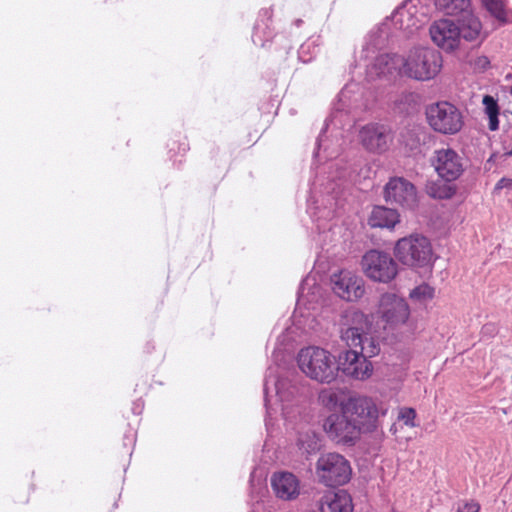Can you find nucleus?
<instances>
[{
    "instance_id": "nucleus-1",
    "label": "nucleus",
    "mask_w": 512,
    "mask_h": 512,
    "mask_svg": "<svg viewBox=\"0 0 512 512\" xmlns=\"http://www.w3.org/2000/svg\"><path fill=\"white\" fill-rule=\"evenodd\" d=\"M370 323L367 317L358 310H348L342 317L340 337L350 348L339 354L336 360L337 373L365 380L372 375L373 367L367 358L377 355L380 351L379 342L369 333Z\"/></svg>"
},
{
    "instance_id": "nucleus-2",
    "label": "nucleus",
    "mask_w": 512,
    "mask_h": 512,
    "mask_svg": "<svg viewBox=\"0 0 512 512\" xmlns=\"http://www.w3.org/2000/svg\"><path fill=\"white\" fill-rule=\"evenodd\" d=\"M402 56V77L429 81L442 69L443 60L440 52L430 47L415 46Z\"/></svg>"
},
{
    "instance_id": "nucleus-3",
    "label": "nucleus",
    "mask_w": 512,
    "mask_h": 512,
    "mask_svg": "<svg viewBox=\"0 0 512 512\" xmlns=\"http://www.w3.org/2000/svg\"><path fill=\"white\" fill-rule=\"evenodd\" d=\"M299 369L311 380L330 384L337 377L336 358L317 346L302 348L297 355Z\"/></svg>"
},
{
    "instance_id": "nucleus-4",
    "label": "nucleus",
    "mask_w": 512,
    "mask_h": 512,
    "mask_svg": "<svg viewBox=\"0 0 512 512\" xmlns=\"http://www.w3.org/2000/svg\"><path fill=\"white\" fill-rule=\"evenodd\" d=\"M394 253L402 264L411 267L428 265L433 255L429 239L419 234L399 239Z\"/></svg>"
},
{
    "instance_id": "nucleus-5",
    "label": "nucleus",
    "mask_w": 512,
    "mask_h": 512,
    "mask_svg": "<svg viewBox=\"0 0 512 512\" xmlns=\"http://www.w3.org/2000/svg\"><path fill=\"white\" fill-rule=\"evenodd\" d=\"M427 121L430 127L444 135H454L463 126V117L457 107L448 102H438L426 110Z\"/></svg>"
},
{
    "instance_id": "nucleus-6",
    "label": "nucleus",
    "mask_w": 512,
    "mask_h": 512,
    "mask_svg": "<svg viewBox=\"0 0 512 512\" xmlns=\"http://www.w3.org/2000/svg\"><path fill=\"white\" fill-rule=\"evenodd\" d=\"M341 410L351 417L360 432H372L377 428L379 410L368 397H350L342 403Z\"/></svg>"
},
{
    "instance_id": "nucleus-7",
    "label": "nucleus",
    "mask_w": 512,
    "mask_h": 512,
    "mask_svg": "<svg viewBox=\"0 0 512 512\" xmlns=\"http://www.w3.org/2000/svg\"><path fill=\"white\" fill-rule=\"evenodd\" d=\"M317 474L326 486H338L347 483L351 476L349 462L338 453L321 455L317 461Z\"/></svg>"
},
{
    "instance_id": "nucleus-8",
    "label": "nucleus",
    "mask_w": 512,
    "mask_h": 512,
    "mask_svg": "<svg viewBox=\"0 0 512 512\" xmlns=\"http://www.w3.org/2000/svg\"><path fill=\"white\" fill-rule=\"evenodd\" d=\"M361 265L365 275L378 282L387 283L398 273L397 264L393 258L388 253L378 250L366 252L362 257Z\"/></svg>"
},
{
    "instance_id": "nucleus-9",
    "label": "nucleus",
    "mask_w": 512,
    "mask_h": 512,
    "mask_svg": "<svg viewBox=\"0 0 512 512\" xmlns=\"http://www.w3.org/2000/svg\"><path fill=\"white\" fill-rule=\"evenodd\" d=\"M378 314L384 328L393 330L406 323L410 310L403 298L394 293H385L380 298Z\"/></svg>"
},
{
    "instance_id": "nucleus-10",
    "label": "nucleus",
    "mask_w": 512,
    "mask_h": 512,
    "mask_svg": "<svg viewBox=\"0 0 512 512\" xmlns=\"http://www.w3.org/2000/svg\"><path fill=\"white\" fill-rule=\"evenodd\" d=\"M324 430L328 436L344 445H354L359 439L360 430L351 420V417L341 410V413H333L329 415L324 422Z\"/></svg>"
},
{
    "instance_id": "nucleus-11",
    "label": "nucleus",
    "mask_w": 512,
    "mask_h": 512,
    "mask_svg": "<svg viewBox=\"0 0 512 512\" xmlns=\"http://www.w3.org/2000/svg\"><path fill=\"white\" fill-rule=\"evenodd\" d=\"M430 162L438 176L447 182L459 178L464 170L461 156L449 147L436 149Z\"/></svg>"
},
{
    "instance_id": "nucleus-12",
    "label": "nucleus",
    "mask_w": 512,
    "mask_h": 512,
    "mask_svg": "<svg viewBox=\"0 0 512 512\" xmlns=\"http://www.w3.org/2000/svg\"><path fill=\"white\" fill-rule=\"evenodd\" d=\"M384 198L406 209H414L418 204L415 186L402 177H394L385 185Z\"/></svg>"
},
{
    "instance_id": "nucleus-13",
    "label": "nucleus",
    "mask_w": 512,
    "mask_h": 512,
    "mask_svg": "<svg viewBox=\"0 0 512 512\" xmlns=\"http://www.w3.org/2000/svg\"><path fill=\"white\" fill-rule=\"evenodd\" d=\"M331 284L334 293L346 301H356L365 293L363 278L348 270L333 274Z\"/></svg>"
},
{
    "instance_id": "nucleus-14",
    "label": "nucleus",
    "mask_w": 512,
    "mask_h": 512,
    "mask_svg": "<svg viewBox=\"0 0 512 512\" xmlns=\"http://www.w3.org/2000/svg\"><path fill=\"white\" fill-rule=\"evenodd\" d=\"M359 139L368 151L382 153L389 148L393 136L387 126L371 123L361 128Z\"/></svg>"
},
{
    "instance_id": "nucleus-15",
    "label": "nucleus",
    "mask_w": 512,
    "mask_h": 512,
    "mask_svg": "<svg viewBox=\"0 0 512 512\" xmlns=\"http://www.w3.org/2000/svg\"><path fill=\"white\" fill-rule=\"evenodd\" d=\"M429 33L432 41L445 51H453L461 43L459 28H457L456 23L448 19L434 22L429 29Z\"/></svg>"
},
{
    "instance_id": "nucleus-16",
    "label": "nucleus",
    "mask_w": 512,
    "mask_h": 512,
    "mask_svg": "<svg viewBox=\"0 0 512 512\" xmlns=\"http://www.w3.org/2000/svg\"><path fill=\"white\" fill-rule=\"evenodd\" d=\"M387 22H389V26L393 25L395 29L404 31L407 35H410L424 24L425 15L418 13V9L415 5L406 2L395 10L391 19Z\"/></svg>"
},
{
    "instance_id": "nucleus-17",
    "label": "nucleus",
    "mask_w": 512,
    "mask_h": 512,
    "mask_svg": "<svg viewBox=\"0 0 512 512\" xmlns=\"http://www.w3.org/2000/svg\"><path fill=\"white\" fill-rule=\"evenodd\" d=\"M403 56L399 54H381L367 68V77L371 80L378 78L391 79L402 76Z\"/></svg>"
},
{
    "instance_id": "nucleus-18",
    "label": "nucleus",
    "mask_w": 512,
    "mask_h": 512,
    "mask_svg": "<svg viewBox=\"0 0 512 512\" xmlns=\"http://www.w3.org/2000/svg\"><path fill=\"white\" fill-rule=\"evenodd\" d=\"M271 485L275 495L282 500H293L299 495V481L292 473H275L271 478Z\"/></svg>"
},
{
    "instance_id": "nucleus-19",
    "label": "nucleus",
    "mask_w": 512,
    "mask_h": 512,
    "mask_svg": "<svg viewBox=\"0 0 512 512\" xmlns=\"http://www.w3.org/2000/svg\"><path fill=\"white\" fill-rule=\"evenodd\" d=\"M353 504L350 495L340 490L322 497L319 507L313 512H352Z\"/></svg>"
},
{
    "instance_id": "nucleus-20",
    "label": "nucleus",
    "mask_w": 512,
    "mask_h": 512,
    "mask_svg": "<svg viewBox=\"0 0 512 512\" xmlns=\"http://www.w3.org/2000/svg\"><path fill=\"white\" fill-rule=\"evenodd\" d=\"M457 28L461 34L460 39L465 41H477L481 39L482 25L478 17L472 14L468 9L461 13Z\"/></svg>"
},
{
    "instance_id": "nucleus-21",
    "label": "nucleus",
    "mask_w": 512,
    "mask_h": 512,
    "mask_svg": "<svg viewBox=\"0 0 512 512\" xmlns=\"http://www.w3.org/2000/svg\"><path fill=\"white\" fill-rule=\"evenodd\" d=\"M400 220V215L395 209L384 206L373 208L368 223L371 227L393 228Z\"/></svg>"
},
{
    "instance_id": "nucleus-22",
    "label": "nucleus",
    "mask_w": 512,
    "mask_h": 512,
    "mask_svg": "<svg viewBox=\"0 0 512 512\" xmlns=\"http://www.w3.org/2000/svg\"><path fill=\"white\" fill-rule=\"evenodd\" d=\"M389 31V22H384L381 25H379L376 29L372 30L366 37L364 50H371L372 52H374L375 50L385 46L389 37Z\"/></svg>"
},
{
    "instance_id": "nucleus-23",
    "label": "nucleus",
    "mask_w": 512,
    "mask_h": 512,
    "mask_svg": "<svg viewBox=\"0 0 512 512\" xmlns=\"http://www.w3.org/2000/svg\"><path fill=\"white\" fill-rule=\"evenodd\" d=\"M427 134L420 128L408 129L401 133V144L411 153L420 152L422 144L425 143Z\"/></svg>"
},
{
    "instance_id": "nucleus-24",
    "label": "nucleus",
    "mask_w": 512,
    "mask_h": 512,
    "mask_svg": "<svg viewBox=\"0 0 512 512\" xmlns=\"http://www.w3.org/2000/svg\"><path fill=\"white\" fill-rule=\"evenodd\" d=\"M297 446L302 454L316 453L321 447L320 438L314 431L307 430L299 434Z\"/></svg>"
},
{
    "instance_id": "nucleus-25",
    "label": "nucleus",
    "mask_w": 512,
    "mask_h": 512,
    "mask_svg": "<svg viewBox=\"0 0 512 512\" xmlns=\"http://www.w3.org/2000/svg\"><path fill=\"white\" fill-rule=\"evenodd\" d=\"M342 397L343 393L340 390L333 388L322 389L319 393L320 403L329 410H333L337 406L341 407L342 403L346 402Z\"/></svg>"
},
{
    "instance_id": "nucleus-26",
    "label": "nucleus",
    "mask_w": 512,
    "mask_h": 512,
    "mask_svg": "<svg viewBox=\"0 0 512 512\" xmlns=\"http://www.w3.org/2000/svg\"><path fill=\"white\" fill-rule=\"evenodd\" d=\"M435 6L446 14L462 13L470 7V0H434Z\"/></svg>"
},
{
    "instance_id": "nucleus-27",
    "label": "nucleus",
    "mask_w": 512,
    "mask_h": 512,
    "mask_svg": "<svg viewBox=\"0 0 512 512\" xmlns=\"http://www.w3.org/2000/svg\"><path fill=\"white\" fill-rule=\"evenodd\" d=\"M482 103L484 105L485 113L489 118V129L496 131L499 128V106L497 101L490 95L483 97Z\"/></svg>"
},
{
    "instance_id": "nucleus-28",
    "label": "nucleus",
    "mask_w": 512,
    "mask_h": 512,
    "mask_svg": "<svg viewBox=\"0 0 512 512\" xmlns=\"http://www.w3.org/2000/svg\"><path fill=\"white\" fill-rule=\"evenodd\" d=\"M483 7L500 23L507 21L505 0H481Z\"/></svg>"
},
{
    "instance_id": "nucleus-29",
    "label": "nucleus",
    "mask_w": 512,
    "mask_h": 512,
    "mask_svg": "<svg viewBox=\"0 0 512 512\" xmlns=\"http://www.w3.org/2000/svg\"><path fill=\"white\" fill-rule=\"evenodd\" d=\"M272 384L275 389L276 397L281 401L282 403L289 400L290 396H292L293 392L286 389L287 383L283 380H272ZM282 413L285 418H289L288 416V406L285 404H282Z\"/></svg>"
},
{
    "instance_id": "nucleus-30",
    "label": "nucleus",
    "mask_w": 512,
    "mask_h": 512,
    "mask_svg": "<svg viewBox=\"0 0 512 512\" xmlns=\"http://www.w3.org/2000/svg\"><path fill=\"white\" fill-rule=\"evenodd\" d=\"M433 296L434 288H432L428 284L419 285L410 292V298L420 303H424L428 300H431Z\"/></svg>"
},
{
    "instance_id": "nucleus-31",
    "label": "nucleus",
    "mask_w": 512,
    "mask_h": 512,
    "mask_svg": "<svg viewBox=\"0 0 512 512\" xmlns=\"http://www.w3.org/2000/svg\"><path fill=\"white\" fill-rule=\"evenodd\" d=\"M416 417V412L412 408L402 409L399 413V418L403 420L404 424L410 427H414V419Z\"/></svg>"
},
{
    "instance_id": "nucleus-32",
    "label": "nucleus",
    "mask_w": 512,
    "mask_h": 512,
    "mask_svg": "<svg viewBox=\"0 0 512 512\" xmlns=\"http://www.w3.org/2000/svg\"><path fill=\"white\" fill-rule=\"evenodd\" d=\"M480 505L471 500V501H465L461 504H459L456 512H479Z\"/></svg>"
},
{
    "instance_id": "nucleus-33",
    "label": "nucleus",
    "mask_w": 512,
    "mask_h": 512,
    "mask_svg": "<svg viewBox=\"0 0 512 512\" xmlns=\"http://www.w3.org/2000/svg\"><path fill=\"white\" fill-rule=\"evenodd\" d=\"M270 382H271V379L268 378V379H266L265 384H264L265 406H266V410H267V414L268 415L271 414V412H270L271 408H270V404H269L270 400L268 398L269 390H270V387H269Z\"/></svg>"
},
{
    "instance_id": "nucleus-34",
    "label": "nucleus",
    "mask_w": 512,
    "mask_h": 512,
    "mask_svg": "<svg viewBox=\"0 0 512 512\" xmlns=\"http://www.w3.org/2000/svg\"><path fill=\"white\" fill-rule=\"evenodd\" d=\"M512 185V180L510 179H506V178H502L496 185V188L497 189H500V188H503V187H508V186H511Z\"/></svg>"
},
{
    "instance_id": "nucleus-35",
    "label": "nucleus",
    "mask_w": 512,
    "mask_h": 512,
    "mask_svg": "<svg viewBox=\"0 0 512 512\" xmlns=\"http://www.w3.org/2000/svg\"><path fill=\"white\" fill-rule=\"evenodd\" d=\"M479 64L482 67H486L489 64V61L486 57H481V58H479Z\"/></svg>"
},
{
    "instance_id": "nucleus-36",
    "label": "nucleus",
    "mask_w": 512,
    "mask_h": 512,
    "mask_svg": "<svg viewBox=\"0 0 512 512\" xmlns=\"http://www.w3.org/2000/svg\"><path fill=\"white\" fill-rule=\"evenodd\" d=\"M505 155L509 156V157L512 156V148L510 150L506 151Z\"/></svg>"
},
{
    "instance_id": "nucleus-37",
    "label": "nucleus",
    "mask_w": 512,
    "mask_h": 512,
    "mask_svg": "<svg viewBox=\"0 0 512 512\" xmlns=\"http://www.w3.org/2000/svg\"><path fill=\"white\" fill-rule=\"evenodd\" d=\"M301 22H302L301 20H297L296 24L300 25Z\"/></svg>"
}]
</instances>
